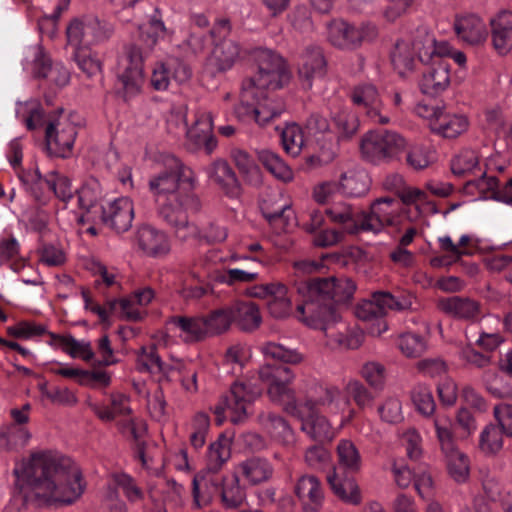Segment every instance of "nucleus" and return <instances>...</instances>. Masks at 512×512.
Masks as SVG:
<instances>
[{
    "label": "nucleus",
    "mask_w": 512,
    "mask_h": 512,
    "mask_svg": "<svg viewBox=\"0 0 512 512\" xmlns=\"http://www.w3.org/2000/svg\"><path fill=\"white\" fill-rule=\"evenodd\" d=\"M50 63L51 60L41 45H32L24 50L23 69L33 77L41 78Z\"/></svg>",
    "instance_id": "nucleus-38"
},
{
    "label": "nucleus",
    "mask_w": 512,
    "mask_h": 512,
    "mask_svg": "<svg viewBox=\"0 0 512 512\" xmlns=\"http://www.w3.org/2000/svg\"><path fill=\"white\" fill-rule=\"evenodd\" d=\"M484 489L491 500L500 503L503 512H512V484L501 487L498 481L490 479L484 483Z\"/></svg>",
    "instance_id": "nucleus-55"
},
{
    "label": "nucleus",
    "mask_w": 512,
    "mask_h": 512,
    "mask_svg": "<svg viewBox=\"0 0 512 512\" xmlns=\"http://www.w3.org/2000/svg\"><path fill=\"white\" fill-rule=\"evenodd\" d=\"M377 35V28L372 23L356 25L343 19H333L326 24L328 42L340 50H356L363 43L373 41Z\"/></svg>",
    "instance_id": "nucleus-11"
},
{
    "label": "nucleus",
    "mask_w": 512,
    "mask_h": 512,
    "mask_svg": "<svg viewBox=\"0 0 512 512\" xmlns=\"http://www.w3.org/2000/svg\"><path fill=\"white\" fill-rule=\"evenodd\" d=\"M74 115L61 114L52 120L46 128V142L50 154L57 157H68L73 150L77 136Z\"/></svg>",
    "instance_id": "nucleus-14"
},
{
    "label": "nucleus",
    "mask_w": 512,
    "mask_h": 512,
    "mask_svg": "<svg viewBox=\"0 0 512 512\" xmlns=\"http://www.w3.org/2000/svg\"><path fill=\"white\" fill-rule=\"evenodd\" d=\"M77 196L79 207L82 210L92 214V219L99 217L104 207L100 205L103 192L98 180L90 179L85 182L77 191Z\"/></svg>",
    "instance_id": "nucleus-31"
},
{
    "label": "nucleus",
    "mask_w": 512,
    "mask_h": 512,
    "mask_svg": "<svg viewBox=\"0 0 512 512\" xmlns=\"http://www.w3.org/2000/svg\"><path fill=\"white\" fill-rule=\"evenodd\" d=\"M411 205L393 197H383L375 200L370 206V211L365 212L351 204L335 202L323 210L311 213L310 222L305 226L310 233L319 231L313 240L315 245L327 247L339 242L341 233L334 229H322L325 215L347 233L377 234L386 226H398L403 221H410L412 216L409 206Z\"/></svg>",
    "instance_id": "nucleus-1"
},
{
    "label": "nucleus",
    "mask_w": 512,
    "mask_h": 512,
    "mask_svg": "<svg viewBox=\"0 0 512 512\" xmlns=\"http://www.w3.org/2000/svg\"><path fill=\"white\" fill-rule=\"evenodd\" d=\"M439 248L450 256H484L493 251V246L473 234H463L454 242L450 236L438 238Z\"/></svg>",
    "instance_id": "nucleus-19"
},
{
    "label": "nucleus",
    "mask_w": 512,
    "mask_h": 512,
    "mask_svg": "<svg viewBox=\"0 0 512 512\" xmlns=\"http://www.w3.org/2000/svg\"><path fill=\"white\" fill-rule=\"evenodd\" d=\"M262 352L272 362L259 368V379L267 384L269 398L273 402H282L288 395V349L281 344L268 342Z\"/></svg>",
    "instance_id": "nucleus-9"
},
{
    "label": "nucleus",
    "mask_w": 512,
    "mask_h": 512,
    "mask_svg": "<svg viewBox=\"0 0 512 512\" xmlns=\"http://www.w3.org/2000/svg\"><path fill=\"white\" fill-rule=\"evenodd\" d=\"M356 291V284L349 278H316L297 285L298 305H313L315 316H319V307H333L327 302L336 304L349 302Z\"/></svg>",
    "instance_id": "nucleus-7"
},
{
    "label": "nucleus",
    "mask_w": 512,
    "mask_h": 512,
    "mask_svg": "<svg viewBox=\"0 0 512 512\" xmlns=\"http://www.w3.org/2000/svg\"><path fill=\"white\" fill-rule=\"evenodd\" d=\"M295 493L302 501L320 506L324 500V491L320 480L314 475H303L295 485Z\"/></svg>",
    "instance_id": "nucleus-39"
},
{
    "label": "nucleus",
    "mask_w": 512,
    "mask_h": 512,
    "mask_svg": "<svg viewBox=\"0 0 512 512\" xmlns=\"http://www.w3.org/2000/svg\"><path fill=\"white\" fill-rule=\"evenodd\" d=\"M187 137L194 143L209 137L213 133V118L210 112L198 110L194 124L187 129Z\"/></svg>",
    "instance_id": "nucleus-56"
},
{
    "label": "nucleus",
    "mask_w": 512,
    "mask_h": 512,
    "mask_svg": "<svg viewBox=\"0 0 512 512\" xmlns=\"http://www.w3.org/2000/svg\"><path fill=\"white\" fill-rule=\"evenodd\" d=\"M433 425L441 451H452V447L457 446L452 418L446 413H437L433 418Z\"/></svg>",
    "instance_id": "nucleus-47"
},
{
    "label": "nucleus",
    "mask_w": 512,
    "mask_h": 512,
    "mask_svg": "<svg viewBox=\"0 0 512 512\" xmlns=\"http://www.w3.org/2000/svg\"><path fill=\"white\" fill-rule=\"evenodd\" d=\"M494 49L501 55L512 49V12L503 10L490 19Z\"/></svg>",
    "instance_id": "nucleus-26"
},
{
    "label": "nucleus",
    "mask_w": 512,
    "mask_h": 512,
    "mask_svg": "<svg viewBox=\"0 0 512 512\" xmlns=\"http://www.w3.org/2000/svg\"><path fill=\"white\" fill-rule=\"evenodd\" d=\"M451 171L458 177H465L469 174L479 176V158L474 150L466 149L457 154L451 161Z\"/></svg>",
    "instance_id": "nucleus-45"
},
{
    "label": "nucleus",
    "mask_w": 512,
    "mask_h": 512,
    "mask_svg": "<svg viewBox=\"0 0 512 512\" xmlns=\"http://www.w3.org/2000/svg\"><path fill=\"white\" fill-rule=\"evenodd\" d=\"M500 160V156L489 158L485 163V170L483 172H479L478 177L470 179L466 182V189L474 187L480 193L485 194V197L494 200V190L490 187V185H488V182H490V180L496 181L499 188H503L506 182L494 175L495 169L497 168Z\"/></svg>",
    "instance_id": "nucleus-34"
},
{
    "label": "nucleus",
    "mask_w": 512,
    "mask_h": 512,
    "mask_svg": "<svg viewBox=\"0 0 512 512\" xmlns=\"http://www.w3.org/2000/svg\"><path fill=\"white\" fill-rule=\"evenodd\" d=\"M313 305H297L296 317L304 325L324 333L325 344L331 349H357L363 343L362 331L350 328L334 307H319L315 316Z\"/></svg>",
    "instance_id": "nucleus-5"
},
{
    "label": "nucleus",
    "mask_w": 512,
    "mask_h": 512,
    "mask_svg": "<svg viewBox=\"0 0 512 512\" xmlns=\"http://www.w3.org/2000/svg\"><path fill=\"white\" fill-rule=\"evenodd\" d=\"M406 162L414 170H422L432 162V153L426 146L414 145L407 152Z\"/></svg>",
    "instance_id": "nucleus-62"
},
{
    "label": "nucleus",
    "mask_w": 512,
    "mask_h": 512,
    "mask_svg": "<svg viewBox=\"0 0 512 512\" xmlns=\"http://www.w3.org/2000/svg\"><path fill=\"white\" fill-rule=\"evenodd\" d=\"M447 462L449 475L458 483L465 482L470 473L469 459L466 454L458 449V446L452 447V451H442Z\"/></svg>",
    "instance_id": "nucleus-43"
},
{
    "label": "nucleus",
    "mask_w": 512,
    "mask_h": 512,
    "mask_svg": "<svg viewBox=\"0 0 512 512\" xmlns=\"http://www.w3.org/2000/svg\"><path fill=\"white\" fill-rule=\"evenodd\" d=\"M134 245L138 252L149 256L165 255L170 252L167 234L148 224L137 228Z\"/></svg>",
    "instance_id": "nucleus-22"
},
{
    "label": "nucleus",
    "mask_w": 512,
    "mask_h": 512,
    "mask_svg": "<svg viewBox=\"0 0 512 512\" xmlns=\"http://www.w3.org/2000/svg\"><path fill=\"white\" fill-rule=\"evenodd\" d=\"M21 181L37 201L43 202L49 191V173L43 178L37 168L26 170L21 175Z\"/></svg>",
    "instance_id": "nucleus-46"
},
{
    "label": "nucleus",
    "mask_w": 512,
    "mask_h": 512,
    "mask_svg": "<svg viewBox=\"0 0 512 512\" xmlns=\"http://www.w3.org/2000/svg\"><path fill=\"white\" fill-rule=\"evenodd\" d=\"M238 467L243 477L251 485H258L267 481L272 476V468L263 458H248L241 462Z\"/></svg>",
    "instance_id": "nucleus-37"
},
{
    "label": "nucleus",
    "mask_w": 512,
    "mask_h": 512,
    "mask_svg": "<svg viewBox=\"0 0 512 512\" xmlns=\"http://www.w3.org/2000/svg\"><path fill=\"white\" fill-rule=\"evenodd\" d=\"M419 35L425 36L423 48H419V61L425 65L419 87L423 94L436 96L450 83V63L443 57L450 52V45L436 41L427 29L419 30Z\"/></svg>",
    "instance_id": "nucleus-6"
},
{
    "label": "nucleus",
    "mask_w": 512,
    "mask_h": 512,
    "mask_svg": "<svg viewBox=\"0 0 512 512\" xmlns=\"http://www.w3.org/2000/svg\"><path fill=\"white\" fill-rule=\"evenodd\" d=\"M326 67L327 62L322 48L312 43L305 45L297 60L298 76L303 89H310L313 79L323 77Z\"/></svg>",
    "instance_id": "nucleus-17"
},
{
    "label": "nucleus",
    "mask_w": 512,
    "mask_h": 512,
    "mask_svg": "<svg viewBox=\"0 0 512 512\" xmlns=\"http://www.w3.org/2000/svg\"><path fill=\"white\" fill-rule=\"evenodd\" d=\"M224 477L219 471L205 467L199 471L192 481L193 501L198 508L210 504L215 496H219Z\"/></svg>",
    "instance_id": "nucleus-21"
},
{
    "label": "nucleus",
    "mask_w": 512,
    "mask_h": 512,
    "mask_svg": "<svg viewBox=\"0 0 512 512\" xmlns=\"http://www.w3.org/2000/svg\"><path fill=\"white\" fill-rule=\"evenodd\" d=\"M49 191L63 202L72 199L74 193L70 179L57 171L49 172Z\"/></svg>",
    "instance_id": "nucleus-58"
},
{
    "label": "nucleus",
    "mask_w": 512,
    "mask_h": 512,
    "mask_svg": "<svg viewBox=\"0 0 512 512\" xmlns=\"http://www.w3.org/2000/svg\"><path fill=\"white\" fill-rule=\"evenodd\" d=\"M504 432L493 423L484 426L479 434L478 450L485 457L497 456L504 446Z\"/></svg>",
    "instance_id": "nucleus-35"
},
{
    "label": "nucleus",
    "mask_w": 512,
    "mask_h": 512,
    "mask_svg": "<svg viewBox=\"0 0 512 512\" xmlns=\"http://www.w3.org/2000/svg\"><path fill=\"white\" fill-rule=\"evenodd\" d=\"M397 345L401 353L409 358L420 356L426 349L424 340L420 336L411 333L400 335Z\"/></svg>",
    "instance_id": "nucleus-59"
},
{
    "label": "nucleus",
    "mask_w": 512,
    "mask_h": 512,
    "mask_svg": "<svg viewBox=\"0 0 512 512\" xmlns=\"http://www.w3.org/2000/svg\"><path fill=\"white\" fill-rule=\"evenodd\" d=\"M294 410L301 422L302 431L311 439L318 442L332 441L337 435V430L332 427L330 422L315 411L314 404H301L294 407Z\"/></svg>",
    "instance_id": "nucleus-18"
},
{
    "label": "nucleus",
    "mask_w": 512,
    "mask_h": 512,
    "mask_svg": "<svg viewBox=\"0 0 512 512\" xmlns=\"http://www.w3.org/2000/svg\"><path fill=\"white\" fill-rule=\"evenodd\" d=\"M117 78L126 101L141 93L144 84V57L137 45L127 46L124 54L119 58Z\"/></svg>",
    "instance_id": "nucleus-12"
},
{
    "label": "nucleus",
    "mask_w": 512,
    "mask_h": 512,
    "mask_svg": "<svg viewBox=\"0 0 512 512\" xmlns=\"http://www.w3.org/2000/svg\"><path fill=\"white\" fill-rule=\"evenodd\" d=\"M98 218L115 231L125 232L134 219L133 202L128 197H119L104 207Z\"/></svg>",
    "instance_id": "nucleus-23"
},
{
    "label": "nucleus",
    "mask_w": 512,
    "mask_h": 512,
    "mask_svg": "<svg viewBox=\"0 0 512 512\" xmlns=\"http://www.w3.org/2000/svg\"><path fill=\"white\" fill-rule=\"evenodd\" d=\"M44 325H37L34 322L20 321L15 326L7 328V334L16 339H30L35 336L48 335Z\"/></svg>",
    "instance_id": "nucleus-61"
},
{
    "label": "nucleus",
    "mask_w": 512,
    "mask_h": 512,
    "mask_svg": "<svg viewBox=\"0 0 512 512\" xmlns=\"http://www.w3.org/2000/svg\"><path fill=\"white\" fill-rule=\"evenodd\" d=\"M415 300V296L411 293L396 297L389 292L377 291L372 294L371 299L363 300L356 306L355 315L358 319L371 323L368 328L371 335L380 336L388 330L384 319L386 313L390 310H413Z\"/></svg>",
    "instance_id": "nucleus-8"
},
{
    "label": "nucleus",
    "mask_w": 512,
    "mask_h": 512,
    "mask_svg": "<svg viewBox=\"0 0 512 512\" xmlns=\"http://www.w3.org/2000/svg\"><path fill=\"white\" fill-rule=\"evenodd\" d=\"M386 190L394 192L403 203L413 204L415 214H418V202L427 200L426 193L417 188H411L405 184L404 178L397 173L389 174L383 181Z\"/></svg>",
    "instance_id": "nucleus-30"
},
{
    "label": "nucleus",
    "mask_w": 512,
    "mask_h": 512,
    "mask_svg": "<svg viewBox=\"0 0 512 512\" xmlns=\"http://www.w3.org/2000/svg\"><path fill=\"white\" fill-rule=\"evenodd\" d=\"M231 158L248 183L255 186L261 184V170L246 151L235 148L231 151Z\"/></svg>",
    "instance_id": "nucleus-40"
},
{
    "label": "nucleus",
    "mask_w": 512,
    "mask_h": 512,
    "mask_svg": "<svg viewBox=\"0 0 512 512\" xmlns=\"http://www.w3.org/2000/svg\"><path fill=\"white\" fill-rule=\"evenodd\" d=\"M16 116L29 130H35L43 124V109L40 103L36 100L18 103L16 107Z\"/></svg>",
    "instance_id": "nucleus-49"
},
{
    "label": "nucleus",
    "mask_w": 512,
    "mask_h": 512,
    "mask_svg": "<svg viewBox=\"0 0 512 512\" xmlns=\"http://www.w3.org/2000/svg\"><path fill=\"white\" fill-rule=\"evenodd\" d=\"M426 27H418L411 39H400L396 42L391 52V62L399 74L406 70H412L416 61H419V48H423L425 36L419 35V30Z\"/></svg>",
    "instance_id": "nucleus-20"
},
{
    "label": "nucleus",
    "mask_w": 512,
    "mask_h": 512,
    "mask_svg": "<svg viewBox=\"0 0 512 512\" xmlns=\"http://www.w3.org/2000/svg\"><path fill=\"white\" fill-rule=\"evenodd\" d=\"M327 482L333 493L342 501L352 505L361 503L362 496L360 488L354 479L340 480L335 469L327 476Z\"/></svg>",
    "instance_id": "nucleus-36"
},
{
    "label": "nucleus",
    "mask_w": 512,
    "mask_h": 512,
    "mask_svg": "<svg viewBox=\"0 0 512 512\" xmlns=\"http://www.w3.org/2000/svg\"><path fill=\"white\" fill-rule=\"evenodd\" d=\"M266 305L270 316L275 319H285L288 316V287L284 283L277 282Z\"/></svg>",
    "instance_id": "nucleus-51"
},
{
    "label": "nucleus",
    "mask_w": 512,
    "mask_h": 512,
    "mask_svg": "<svg viewBox=\"0 0 512 512\" xmlns=\"http://www.w3.org/2000/svg\"><path fill=\"white\" fill-rule=\"evenodd\" d=\"M66 34L68 44L74 50H80L108 39L111 29L97 18L86 17L73 20L67 27Z\"/></svg>",
    "instance_id": "nucleus-13"
},
{
    "label": "nucleus",
    "mask_w": 512,
    "mask_h": 512,
    "mask_svg": "<svg viewBox=\"0 0 512 512\" xmlns=\"http://www.w3.org/2000/svg\"><path fill=\"white\" fill-rule=\"evenodd\" d=\"M139 30L141 38L144 39V34L147 35V41L151 48L156 45L158 40L172 41L173 32L167 29L164 22L156 15L151 17L146 30L142 26L139 27Z\"/></svg>",
    "instance_id": "nucleus-57"
},
{
    "label": "nucleus",
    "mask_w": 512,
    "mask_h": 512,
    "mask_svg": "<svg viewBox=\"0 0 512 512\" xmlns=\"http://www.w3.org/2000/svg\"><path fill=\"white\" fill-rule=\"evenodd\" d=\"M439 309L445 314L461 319L476 320L480 315L479 303L470 298L452 296L438 301Z\"/></svg>",
    "instance_id": "nucleus-29"
},
{
    "label": "nucleus",
    "mask_w": 512,
    "mask_h": 512,
    "mask_svg": "<svg viewBox=\"0 0 512 512\" xmlns=\"http://www.w3.org/2000/svg\"><path fill=\"white\" fill-rule=\"evenodd\" d=\"M338 191L348 197L364 196L370 188V178L363 171H348L343 173L337 182Z\"/></svg>",
    "instance_id": "nucleus-33"
},
{
    "label": "nucleus",
    "mask_w": 512,
    "mask_h": 512,
    "mask_svg": "<svg viewBox=\"0 0 512 512\" xmlns=\"http://www.w3.org/2000/svg\"><path fill=\"white\" fill-rule=\"evenodd\" d=\"M406 140L395 131L375 129L365 133L360 141L362 157L373 164L389 162L406 148Z\"/></svg>",
    "instance_id": "nucleus-10"
},
{
    "label": "nucleus",
    "mask_w": 512,
    "mask_h": 512,
    "mask_svg": "<svg viewBox=\"0 0 512 512\" xmlns=\"http://www.w3.org/2000/svg\"><path fill=\"white\" fill-rule=\"evenodd\" d=\"M233 323L242 331L252 332L262 323L259 306L252 301H236L230 306Z\"/></svg>",
    "instance_id": "nucleus-28"
},
{
    "label": "nucleus",
    "mask_w": 512,
    "mask_h": 512,
    "mask_svg": "<svg viewBox=\"0 0 512 512\" xmlns=\"http://www.w3.org/2000/svg\"><path fill=\"white\" fill-rule=\"evenodd\" d=\"M254 62L255 73L243 80L235 113L242 121H254L264 127L286 112L285 100L273 105L269 93L284 87L288 71L284 58L267 49L257 50Z\"/></svg>",
    "instance_id": "nucleus-3"
},
{
    "label": "nucleus",
    "mask_w": 512,
    "mask_h": 512,
    "mask_svg": "<svg viewBox=\"0 0 512 512\" xmlns=\"http://www.w3.org/2000/svg\"><path fill=\"white\" fill-rule=\"evenodd\" d=\"M401 440L410 459L418 460L422 456V437L415 428L406 429L401 434Z\"/></svg>",
    "instance_id": "nucleus-64"
},
{
    "label": "nucleus",
    "mask_w": 512,
    "mask_h": 512,
    "mask_svg": "<svg viewBox=\"0 0 512 512\" xmlns=\"http://www.w3.org/2000/svg\"><path fill=\"white\" fill-rule=\"evenodd\" d=\"M14 474L15 488L25 503H71L83 493L80 470L69 457L52 451L31 454L28 464L21 470L15 469Z\"/></svg>",
    "instance_id": "nucleus-2"
},
{
    "label": "nucleus",
    "mask_w": 512,
    "mask_h": 512,
    "mask_svg": "<svg viewBox=\"0 0 512 512\" xmlns=\"http://www.w3.org/2000/svg\"><path fill=\"white\" fill-rule=\"evenodd\" d=\"M169 322L187 334L186 342H200L207 338L203 316H172L169 318Z\"/></svg>",
    "instance_id": "nucleus-44"
},
{
    "label": "nucleus",
    "mask_w": 512,
    "mask_h": 512,
    "mask_svg": "<svg viewBox=\"0 0 512 512\" xmlns=\"http://www.w3.org/2000/svg\"><path fill=\"white\" fill-rule=\"evenodd\" d=\"M433 132L444 138H456L468 128V119L462 114H450L445 110L430 124Z\"/></svg>",
    "instance_id": "nucleus-32"
},
{
    "label": "nucleus",
    "mask_w": 512,
    "mask_h": 512,
    "mask_svg": "<svg viewBox=\"0 0 512 512\" xmlns=\"http://www.w3.org/2000/svg\"><path fill=\"white\" fill-rule=\"evenodd\" d=\"M350 99L356 113L370 122L381 125L390 122V117L383 114V103L375 85L371 83L356 85L350 92Z\"/></svg>",
    "instance_id": "nucleus-15"
},
{
    "label": "nucleus",
    "mask_w": 512,
    "mask_h": 512,
    "mask_svg": "<svg viewBox=\"0 0 512 512\" xmlns=\"http://www.w3.org/2000/svg\"><path fill=\"white\" fill-rule=\"evenodd\" d=\"M203 318L207 337L225 333L233 323L230 306L213 310Z\"/></svg>",
    "instance_id": "nucleus-48"
},
{
    "label": "nucleus",
    "mask_w": 512,
    "mask_h": 512,
    "mask_svg": "<svg viewBox=\"0 0 512 512\" xmlns=\"http://www.w3.org/2000/svg\"><path fill=\"white\" fill-rule=\"evenodd\" d=\"M209 180L228 197L236 198L241 193V186L238 178L224 159H216L205 168Z\"/></svg>",
    "instance_id": "nucleus-25"
},
{
    "label": "nucleus",
    "mask_w": 512,
    "mask_h": 512,
    "mask_svg": "<svg viewBox=\"0 0 512 512\" xmlns=\"http://www.w3.org/2000/svg\"><path fill=\"white\" fill-rule=\"evenodd\" d=\"M411 400L419 413L427 417L433 415L436 404L427 385L416 384L411 390Z\"/></svg>",
    "instance_id": "nucleus-54"
},
{
    "label": "nucleus",
    "mask_w": 512,
    "mask_h": 512,
    "mask_svg": "<svg viewBox=\"0 0 512 512\" xmlns=\"http://www.w3.org/2000/svg\"><path fill=\"white\" fill-rule=\"evenodd\" d=\"M482 382L486 390L496 398H512V376L498 374L496 371L486 370L482 375Z\"/></svg>",
    "instance_id": "nucleus-41"
},
{
    "label": "nucleus",
    "mask_w": 512,
    "mask_h": 512,
    "mask_svg": "<svg viewBox=\"0 0 512 512\" xmlns=\"http://www.w3.org/2000/svg\"><path fill=\"white\" fill-rule=\"evenodd\" d=\"M333 123L338 133V139H349L359 129L360 121L356 113L347 109L340 110L334 117Z\"/></svg>",
    "instance_id": "nucleus-53"
},
{
    "label": "nucleus",
    "mask_w": 512,
    "mask_h": 512,
    "mask_svg": "<svg viewBox=\"0 0 512 512\" xmlns=\"http://www.w3.org/2000/svg\"><path fill=\"white\" fill-rule=\"evenodd\" d=\"M240 57V46L231 39H224L216 44L211 55L207 58L205 70L215 76L232 69Z\"/></svg>",
    "instance_id": "nucleus-24"
},
{
    "label": "nucleus",
    "mask_w": 512,
    "mask_h": 512,
    "mask_svg": "<svg viewBox=\"0 0 512 512\" xmlns=\"http://www.w3.org/2000/svg\"><path fill=\"white\" fill-rule=\"evenodd\" d=\"M221 438H224V436L222 435L219 440L211 443L209 446L206 467L210 470L220 471L223 464L230 457V449L221 441Z\"/></svg>",
    "instance_id": "nucleus-60"
},
{
    "label": "nucleus",
    "mask_w": 512,
    "mask_h": 512,
    "mask_svg": "<svg viewBox=\"0 0 512 512\" xmlns=\"http://www.w3.org/2000/svg\"><path fill=\"white\" fill-rule=\"evenodd\" d=\"M219 496L227 508H237L245 499V492L239 485V478L236 474L224 477Z\"/></svg>",
    "instance_id": "nucleus-50"
},
{
    "label": "nucleus",
    "mask_w": 512,
    "mask_h": 512,
    "mask_svg": "<svg viewBox=\"0 0 512 512\" xmlns=\"http://www.w3.org/2000/svg\"><path fill=\"white\" fill-rule=\"evenodd\" d=\"M345 391L360 408L370 406L374 400L371 392L358 380L348 381L345 386Z\"/></svg>",
    "instance_id": "nucleus-63"
},
{
    "label": "nucleus",
    "mask_w": 512,
    "mask_h": 512,
    "mask_svg": "<svg viewBox=\"0 0 512 512\" xmlns=\"http://www.w3.org/2000/svg\"><path fill=\"white\" fill-rule=\"evenodd\" d=\"M338 463L348 472H358L362 467V457L356 445L349 439H341L336 447Z\"/></svg>",
    "instance_id": "nucleus-42"
},
{
    "label": "nucleus",
    "mask_w": 512,
    "mask_h": 512,
    "mask_svg": "<svg viewBox=\"0 0 512 512\" xmlns=\"http://www.w3.org/2000/svg\"><path fill=\"white\" fill-rule=\"evenodd\" d=\"M454 30L458 38L471 45L483 43L488 36L485 23L473 14L457 17Z\"/></svg>",
    "instance_id": "nucleus-27"
},
{
    "label": "nucleus",
    "mask_w": 512,
    "mask_h": 512,
    "mask_svg": "<svg viewBox=\"0 0 512 512\" xmlns=\"http://www.w3.org/2000/svg\"><path fill=\"white\" fill-rule=\"evenodd\" d=\"M258 160L277 179L286 182L288 179V166L275 152L263 149L257 152Z\"/></svg>",
    "instance_id": "nucleus-52"
},
{
    "label": "nucleus",
    "mask_w": 512,
    "mask_h": 512,
    "mask_svg": "<svg viewBox=\"0 0 512 512\" xmlns=\"http://www.w3.org/2000/svg\"><path fill=\"white\" fill-rule=\"evenodd\" d=\"M197 178L194 171L181 162H176L169 170L154 175L149 180V190L161 202L159 214L168 224L181 225L178 235L184 236L183 229L187 214L197 211L200 202L193 192Z\"/></svg>",
    "instance_id": "nucleus-4"
},
{
    "label": "nucleus",
    "mask_w": 512,
    "mask_h": 512,
    "mask_svg": "<svg viewBox=\"0 0 512 512\" xmlns=\"http://www.w3.org/2000/svg\"><path fill=\"white\" fill-rule=\"evenodd\" d=\"M254 394L249 391L244 383L235 382L231 385L228 395L221 398L214 409L215 422L221 425L224 420L225 409L231 411V422L238 424L247 418L246 405L254 401Z\"/></svg>",
    "instance_id": "nucleus-16"
}]
</instances>
